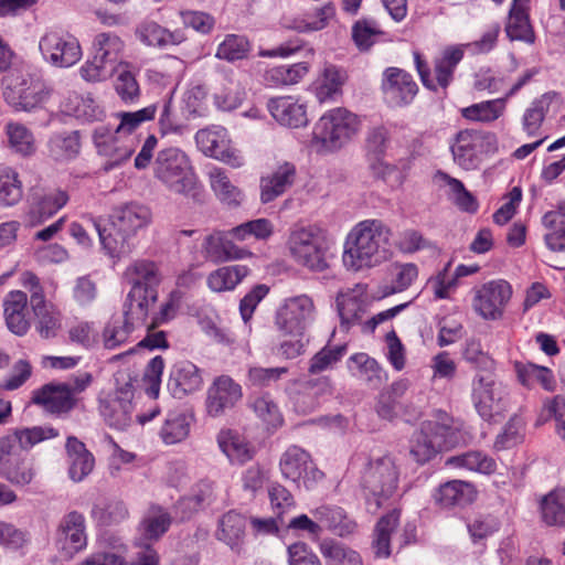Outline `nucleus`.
I'll list each match as a JSON object with an SVG mask.
<instances>
[{"mask_svg": "<svg viewBox=\"0 0 565 565\" xmlns=\"http://www.w3.org/2000/svg\"><path fill=\"white\" fill-rule=\"evenodd\" d=\"M32 402L52 415L62 416L75 407L77 399L67 384L49 383L33 392Z\"/></svg>", "mask_w": 565, "mask_h": 565, "instance_id": "nucleus-23", "label": "nucleus"}, {"mask_svg": "<svg viewBox=\"0 0 565 565\" xmlns=\"http://www.w3.org/2000/svg\"><path fill=\"white\" fill-rule=\"evenodd\" d=\"M338 311L341 319V327L349 330L362 319L364 313L363 302L352 294H340L337 297Z\"/></svg>", "mask_w": 565, "mask_h": 565, "instance_id": "nucleus-60", "label": "nucleus"}, {"mask_svg": "<svg viewBox=\"0 0 565 565\" xmlns=\"http://www.w3.org/2000/svg\"><path fill=\"white\" fill-rule=\"evenodd\" d=\"M382 90L385 100L391 106L402 107L413 102L418 86L407 72L397 67H388L383 74Z\"/></svg>", "mask_w": 565, "mask_h": 565, "instance_id": "nucleus-20", "label": "nucleus"}, {"mask_svg": "<svg viewBox=\"0 0 565 565\" xmlns=\"http://www.w3.org/2000/svg\"><path fill=\"white\" fill-rule=\"evenodd\" d=\"M23 198V182L11 167H0V209L15 206Z\"/></svg>", "mask_w": 565, "mask_h": 565, "instance_id": "nucleus-41", "label": "nucleus"}, {"mask_svg": "<svg viewBox=\"0 0 565 565\" xmlns=\"http://www.w3.org/2000/svg\"><path fill=\"white\" fill-rule=\"evenodd\" d=\"M222 452L233 463H244L253 458V450L245 439L233 430H222L217 435Z\"/></svg>", "mask_w": 565, "mask_h": 565, "instance_id": "nucleus-43", "label": "nucleus"}, {"mask_svg": "<svg viewBox=\"0 0 565 565\" xmlns=\"http://www.w3.org/2000/svg\"><path fill=\"white\" fill-rule=\"evenodd\" d=\"M441 422L426 420L411 439V456L418 463H425L438 452L455 446L457 438L445 414Z\"/></svg>", "mask_w": 565, "mask_h": 565, "instance_id": "nucleus-6", "label": "nucleus"}, {"mask_svg": "<svg viewBox=\"0 0 565 565\" xmlns=\"http://www.w3.org/2000/svg\"><path fill=\"white\" fill-rule=\"evenodd\" d=\"M279 469L286 480L312 489L323 478V472L318 469L308 451L299 446H289L279 459Z\"/></svg>", "mask_w": 565, "mask_h": 565, "instance_id": "nucleus-13", "label": "nucleus"}, {"mask_svg": "<svg viewBox=\"0 0 565 565\" xmlns=\"http://www.w3.org/2000/svg\"><path fill=\"white\" fill-rule=\"evenodd\" d=\"M43 60L58 68L75 65L83 56L78 39L63 29L47 30L39 41Z\"/></svg>", "mask_w": 565, "mask_h": 565, "instance_id": "nucleus-10", "label": "nucleus"}, {"mask_svg": "<svg viewBox=\"0 0 565 565\" xmlns=\"http://www.w3.org/2000/svg\"><path fill=\"white\" fill-rule=\"evenodd\" d=\"M309 72V64L300 62L292 65L274 66L266 71L265 82L269 86H288L300 82Z\"/></svg>", "mask_w": 565, "mask_h": 565, "instance_id": "nucleus-52", "label": "nucleus"}, {"mask_svg": "<svg viewBox=\"0 0 565 565\" xmlns=\"http://www.w3.org/2000/svg\"><path fill=\"white\" fill-rule=\"evenodd\" d=\"M313 515L338 536L351 535L358 529L356 522L340 507L321 505L313 511Z\"/></svg>", "mask_w": 565, "mask_h": 565, "instance_id": "nucleus-36", "label": "nucleus"}, {"mask_svg": "<svg viewBox=\"0 0 565 565\" xmlns=\"http://www.w3.org/2000/svg\"><path fill=\"white\" fill-rule=\"evenodd\" d=\"M267 108L273 118L281 126L299 128L308 124L306 105L292 96L270 98Z\"/></svg>", "mask_w": 565, "mask_h": 565, "instance_id": "nucleus-25", "label": "nucleus"}, {"mask_svg": "<svg viewBox=\"0 0 565 565\" xmlns=\"http://www.w3.org/2000/svg\"><path fill=\"white\" fill-rule=\"evenodd\" d=\"M153 175L177 194H188L198 185V177L189 156L177 147L164 148L158 152L153 161Z\"/></svg>", "mask_w": 565, "mask_h": 565, "instance_id": "nucleus-4", "label": "nucleus"}, {"mask_svg": "<svg viewBox=\"0 0 565 565\" xmlns=\"http://www.w3.org/2000/svg\"><path fill=\"white\" fill-rule=\"evenodd\" d=\"M290 252L297 263L315 270L322 271L328 267L326 243L313 228H299L289 238Z\"/></svg>", "mask_w": 565, "mask_h": 565, "instance_id": "nucleus-14", "label": "nucleus"}, {"mask_svg": "<svg viewBox=\"0 0 565 565\" xmlns=\"http://www.w3.org/2000/svg\"><path fill=\"white\" fill-rule=\"evenodd\" d=\"M124 276L131 285L125 302L130 306L129 312L147 318L149 307L158 300V287L162 280L158 265L151 260L138 259L126 268Z\"/></svg>", "mask_w": 565, "mask_h": 565, "instance_id": "nucleus-3", "label": "nucleus"}, {"mask_svg": "<svg viewBox=\"0 0 565 565\" xmlns=\"http://www.w3.org/2000/svg\"><path fill=\"white\" fill-rule=\"evenodd\" d=\"M463 49L461 46H448L444 49L440 56L435 58V70L433 75L428 64L423 60L422 55L418 52H414L416 70L423 85L435 92L438 87L446 89L452 82L454 72L463 58Z\"/></svg>", "mask_w": 565, "mask_h": 565, "instance_id": "nucleus-12", "label": "nucleus"}, {"mask_svg": "<svg viewBox=\"0 0 565 565\" xmlns=\"http://www.w3.org/2000/svg\"><path fill=\"white\" fill-rule=\"evenodd\" d=\"M84 220L94 227L104 249L111 257H120L131 252V239L149 226L152 214L148 206L131 202L116 207L108 221L92 214Z\"/></svg>", "mask_w": 565, "mask_h": 565, "instance_id": "nucleus-1", "label": "nucleus"}, {"mask_svg": "<svg viewBox=\"0 0 565 565\" xmlns=\"http://www.w3.org/2000/svg\"><path fill=\"white\" fill-rule=\"evenodd\" d=\"M6 102L18 111H32L41 107L51 95V90L42 82L12 71L2 79Z\"/></svg>", "mask_w": 565, "mask_h": 565, "instance_id": "nucleus-8", "label": "nucleus"}, {"mask_svg": "<svg viewBox=\"0 0 565 565\" xmlns=\"http://www.w3.org/2000/svg\"><path fill=\"white\" fill-rule=\"evenodd\" d=\"M0 475L13 484L25 486L33 480L35 471L31 460L15 457L0 465Z\"/></svg>", "mask_w": 565, "mask_h": 565, "instance_id": "nucleus-56", "label": "nucleus"}, {"mask_svg": "<svg viewBox=\"0 0 565 565\" xmlns=\"http://www.w3.org/2000/svg\"><path fill=\"white\" fill-rule=\"evenodd\" d=\"M335 17V7L332 2H327L321 7L315 8L312 11L306 12L303 15L292 21V29L298 32H316L327 28L331 20Z\"/></svg>", "mask_w": 565, "mask_h": 565, "instance_id": "nucleus-44", "label": "nucleus"}, {"mask_svg": "<svg viewBox=\"0 0 565 565\" xmlns=\"http://www.w3.org/2000/svg\"><path fill=\"white\" fill-rule=\"evenodd\" d=\"M391 228L380 220L358 223L349 233L342 256L347 268L354 271L380 265L390 257Z\"/></svg>", "mask_w": 565, "mask_h": 565, "instance_id": "nucleus-2", "label": "nucleus"}, {"mask_svg": "<svg viewBox=\"0 0 565 565\" xmlns=\"http://www.w3.org/2000/svg\"><path fill=\"white\" fill-rule=\"evenodd\" d=\"M193 423L194 417L189 412H169L159 429V437L167 446L180 444L190 435Z\"/></svg>", "mask_w": 565, "mask_h": 565, "instance_id": "nucleus-31", "label": "nucleus"}, {"mask_svg": "<svg viewBox=\"0 0 565 565\" xmlns=\"http://www.w3.org/2000/svg\"><path fill=\"white\" fill-rule=\"evenodd\" d=\"M297 168L295 163L282 161L259 180V199L263 204H268L284 195L296 182Z\"/></svg>", "mask_w": 565, "mask_h": 565, "instance_id": "nucleus-22", "label": "nucleus"}, {"mask_svg": "<svg viewBox=\"0 0 565 565\" xmlns=\"http://www.w3.org/2000/svg\"><path fill=\"white\" fill-rule=\"evenodd\" d=\"M349 369L360 381L371 388H379L387 379L386 372L380 366L375 359L366 353H355L350 356Z\"/></svg>", "mask_w": 565, "mask_h": 565, "instance_id": "nucleus-35", "label": "nucleus"}, {"mask_svg": "<svg viewBox=\"0 0 565 565\" xmlns=\"http://www.w3.org/2000/svg\"><path fill=\"white\" fill-rule=\"evenodd\" d=\"M498 148L495 134L476 129L460 130L450 147L455 162L467 171L477 169L482 158L494 154Z\"/></svg>", "mask_w": 565, "mask_h": 565, "instance_id": "nucleus-7", "label": "nucleus"}, {"mask_svg": "<svg viewBox=\"0 0 565 565\" xmlns=\"http://www.w3.org/2000/svg\"><path fill=\"white\" fill-rule=\"evenodd\" d=\"M471 399L478 414L486 420L507 408V391L492 375H476L471 384Z\"/></svg>", "mask_w": 565, "mask_h": 565, "instance_id": "nucleus-16", "label": "nucleus"}, {"mask_svg": "<svg viewBox=\"0 0 565 565\" xmlns=\"http://www.w3.org/2000/svg\"><path fill=\"white\" fill-rule=\"evenodd\" d=\"M543 224L546 228L547 247L555 252L565 250V203H562L557 210L545 213Z\"/></svg>", "mask_w": 565, "mask_h": 565, "instance_id": "nucleus-42", "label": "nucleus"}, {"mask_svg": "<svg viewBox=\"0 0 565 565\" xmlns=\"http://www.w3.org/2000/svg\"><path fill=\"white\" fill-rule=\"evenodd\" d=\"M202 250L204 256L214 263L242 259L252 255L248 250L236 246L228 238V234L221 231H215L205 237Z\"/></svg>", "mask_w": 565, "mask_h": 565, "instance_id": "nucleus-27", "label": "nucleus"}, {"mask_svg": "<svg viewBox=\"0 0 565 565\" xmlns=\"http://www.w3.org/2000/svg\"><path fill=\"white\" fill-rule=\"evenodd\" d=\"M529 4L530 0L512 1L505 25V33L511 41H522L527 44L535 42V34L530 23Z\"/></svg>", "mask_w": 565, "mask_h": 565, "instance_id": "nucleus-29", "label": "nucleus"}, {"mask_svg": "<svg viewBox=\"0 0 565 565\" xmlns=\"http://www.w3.org/2000/svg\"><path fill=\"white\" fill-rule=\"evenodd\" d=\"M367 164L373 178L383 181L391 188L401 186L405 180V175L399 168L387 162L384 157L370 159Z\"/></svg>", "mask_w": 565, "mask_h": 565, "instance_id": "nucleus-61", "label": "nucleus"}, {"mask_svg": "<svg viewBox=\"0 0 565 565\" xmlns=\"http://www.w3.org/2000/svg\"><path fill=\"white\" fill-rule=\"evenodd\" d=\"M398 481V471L390 456L372 459L367 462L361 476V487L375 499V505H381V499L391 497Z\"/></svg>", "mask_w": 565, "mask_h": 565, "instance_id": "nucleus-11", "label": "nucleus"}, {"mask_svg": "<svg viewBox=\"0 0 565 565\" xmlns=\"http://www.w3.org/2000/svg\"><path fill=\"white\" fill-rule=\"evenodd\" d=\"M90 518L99 526H110L126 520L128 510L122 501L104 499L93 504Z\"/></svg>", "mask_w": 565, "mask_h": 565, "instance_id": "nucleus-46", "label": "nucleus"}, {"mask_svg": "<svg viewBox=\"0 0 565 565\" xmlns=\"http://www.w3.org/2000/svg\"><path fill=\"white\" fill-rule=\"evenodd\" d=\"M55 545L64 556L73 557L87 546L86 520L83 513L71 511L63 515L55 531Z\"/></svg>", "mask_w": 565, "mask_h": 565, "instance_id": "nucleus-19", "label": "nucleus"}, {"mask_svg": "<svg viewBox=\"0 0 565 565\" xmlns=\"http://www.w3.org/2000/svg\"><path fill=\"white\" fill-rule=\"evenodd\" d=\"M50 156L56 161H67L77 157L81 150L78 131L53 135L49 140Z\"/></svg>", "mask_w": 565, "mask_h": 565, "instance_id": "nucleus-51", "label": "nucleus"}, {"mask_svg": "<svg viewBox=\"0 0 565 565\" xmlns=\"http://www.w3.org/2000/svg\"><path fill=\"white\" fill-rule=\"evenodd\" d=\"M157 111L156 105L147 106L137 111H119L116 114L117 119H119V124L115 128L116 134L130 135L134 132L141 124L145 121H149L154 118Z\"/></svg>", "mask_w": 565, "mask_h": 565, "instance_id": "nucleus-63", "label": "nucleus"}, {"mask_svg": "<svg viewBox=\"0 0 565 565\" xmlns=\"http://www.w3.org/2000/svg\"><path fill=\"white\" fill-rule=\"evenodd\" d=\"M216 499L215 483L209 479L200 480L192 489V493L182 499L181 505L199 510L211 505Z\"/></svg>", "mask_w": 565, "mask_h": 565, "instance_id": "nucleus-64", "label": "nucleus"}, {"mask_svg": "<svg viewBox=\"0 0 565 565\" xmlns=\"http://www.w3.org/2000/svg\"><path fill=\"white\" fill-rule=\"evenodd\" d=\"M6 132L9 145L14 152L24 157L34 153V136L24 125L20 122H8Z\"/></svg>", "mask_w": 565, "mask_h": 565, "instance_id": "nucleus-59", "label": "nucleus"}, {"mask_svg": "<svg viewBox=\"0 0 565 565\" xmlns=\"http://www.w3.org/2000/svg\"><path fill=\"white\" fill-rule=\"evenodd\" d=\"M172 519L161 508L151 509L139 524L140 539L158 541L170 527Z\"/></svg>", "mask_w": 565, "mask_h": 565, "instance_id": "nucleus-50", "label": "nucleus"}, {"mask_svg": "<svg viewBox=\"0 0 565 565\" xmlns=\"http://www.w3.org/2000/svg\"><path fill=\"white\" fill-rule=\"evenodd\" d=\"M475 487L466 481L451 480L439 486L434 494L437 504L443 508L465 507L476 499Z\"/></svg>", "mask_w": 565, "mask_h": 565, "instance_id": "nucleus-33", "label": "nucleus"}, {"mask_svg": "<svg viewBox=\"0 0 565 565\" xmlns=\"http://www.w3.org/2000/svg\"><path fill=\"white\" fill-rule=\"evenodd\" d=\"M515 372L521 384L526 387H531L535 383H540L542 387L548 392H553L555 390L553 373L545 366H539L533 363L524 364L516 362Z\"/></svg>", "mask_w": 565, "mask_h": 565, "instance_id": "nucleus-53", "label": "nucleus"}, {"mask_svg": "<svg viewBox=\"0 0 565 565\" xmlns=\"http://www.w3.org/2000/svg\"><path fill=\"white\" fill-rule=\"evenodd\" d=\"M391 143V135L387 127L377 125L369 128L365 136L366 160L385 157Z\"/></svg>", "mask_w": 565, "mask_h": 565, "instance_id": "nucleus-62", "label": "nucleus"}, {"mask_svg": "<svg viewBox=\"0 0 565 565\" xmlns=\"http://www.w3.org/2000/svg\"><path fill=\"white\" fill-rule=\"evenodd\" d=\"M203 379L196 365L189 361L175 363L169 375L168 391L175 398H183L202 387Z\"/></svg>", "mask_w": 565, "mask_h": 565, "instance_id": "nucleus-26", "label": "nucleus"}, {"mask_svg": "<svg viewBox=\"0 0 565 565\" xmlns=\"http://www.w3.org/2000/svg\"><path fill=\"white\" fill-rule=\"evenodd\" d=\"M93 141L98 156L105 159L103 170L106 172L124 164L134 153L132 143L124 140L120 134L108 126L96 127Z\"/></svg>", "mask_w": 565, "mask_h": 565, "instance_id": "nucleus-18", "label": "nucleus"}, {"mask_svg": "<svg viewBox=\"0 0 565 565\" xmlns=\"http://www.w3.org/2000/svg\"><path fill=\"white\" fill-rule=\"evenodd\" d=\"M195 142L205 156L233 168H239L245 162L242 152L233 147L227 129L222 126L200 129L195 134Z\"/></svg>", "mask_w": 565, "mask_h": 565, "instance_id": "nucleus-15", "label": "nucleus"}, {"mask_svg": "<svg viewBox=\"0 0 565 565\" xmlns=\"http://www.w3.org/2000/svg\"><path fill=\"white\" fill-rule=\"evenodd\" d=\"M320 553L327 565H363L356 551L332 539L320 543Z\"/></svg>", "mask_w": 565, "mask_h": 565, "instance_id": "nucleus-48", "label": "nucleus"}, {"mask_svg": "<svg viewBox=\"0 0 565 565\" xmlns=\"http://www.w3.org/2000/svg\"><path fill=\"white\" fill-rule=\"evenodd\" d=\"M209 180L215 195L228 205H238L242 201L241 190L234 185L226 171L218 167L209 170Z\"/></svg>", "mask_w": 565, "mask_h": 565, "instance_id": "nucleus-49", "label": "nucleus"}, {"mask_svg": "<svg viewBox=\"0 0 565 565\" xmlns=\"http://www.w3.org/2000/svg\"><path fill=\"white\" fill-rule=\"evenodd\" d=\"M94 53L115 68L122 67L125 42L113 32H102L93 41Z\"/></svg>", "mask_w": 565, "mask_h": 565, "instance_id": "nucleus-38", "label": "nucleus"}, {"mask_svg": "<svg viewBox=\"0 0 565 565\" xmlns=\"http://www.w3.org/2000/svg\"><path fill=\"white\" fill-rule=\"evenodd\" d=\"M248 274L249 269L244 265L224 266L212 271L206 282L215 292L233 290Z\"/></svg>", "mask_w": 565, "mask_h": 565, "instance_id": "nucleus-47", "label": "nucleus"}, {"mask_svg": "<svg viewBox=\"0 0 565 565\" xmlns=\"http://www.w3.org/2000/svg\"><path fill=\"white\" fill-rule=\"evenodd\" d=\"M136 35L147 46L164 49L184 41L180 31L171 32L154 21H145L136 30Z\"/></svg>", "mask_w": 565, "mask_h": 565, "instance_id": "nucleus-34", "label": "nucleus"}, {"mask_svg": "<svg viewBox=\"0 0 565 565\" xmlns=\"http://www.w3.org/2000/svg\"><path fill=\"white\" fill-rule=\"evenodd\" d=\"M26 294L21 290L10 291L3 301L7 327L19 337L24 335L30 329V322L26 319Z\"/></svg>", "mask_w": 565, "mask_h": 565, "instance_id": "nucleus-30", "label": "nucleus"}, {"mask_svg": "<svg viewBox=\"0 0 565 565\" xmlns=\"http://www.w3.org/2000/svg\"><path fill=\"white\" fill-rule=\"evenodd\" d=\"M360 128L358 116L345 108H333L323 114L312 130V143L326 151L347 145Z\"/></svg>", "mask_w": 565, "mask_h": 565, "instance_id": "nucleus-5", "label": "nucleus"}, {"mask_svg": "<svg viewBox=\"0 0 565 565\" xmlns=\"http://www.w3.org/2000/svg\"><path fill=\"white\" fill-rule=\"evenodd\" d=\"M504 97L486 100L462 108L461 116L471 121L492 122L502 116L505 109Z\"/></svg>", "mask_w": 565, "mask_h": 565, "instance_id": "nucleus-54", "label": "nucleus"}, {"mask_svg": "<svg viewBox=\"0 0 565 565\" xmlns=\"http://www.w3.org/2000/svg\"><path fill=\"white\" fill-rule=\"evenodd\" d=\"M512 296L505 280H491L473 289L472 308L484 320H499Z\"/></svg>", "mask_w": 565, "mask_h": 565, "instance_id": "nucleus-17", "label": "nucleus"}, {"mask_svg": "<svg viewBox=\"0 0 565 565\" xmlns=\"http://www.w3.org/2000/svg\"><path fill=\"white\" fill-rule=\"evenodd\" d=\"M130 306L125 303L124 315L113 318L104 328L103 343L105 349L115 350L128 342L135 330L136 322H143L137 313H130Z\"/></svg>", "mask_w": 565, "mask_h": 565, "instance_id": "nucleus-28", "label": "nucleus"}, {"mask_svg": "<svg viewBox=\"0 0 565 565\" xmlns=\"http://www.w3.org/2000/svg\"><path fill=\"white\" fill-rule=\"evenodd\" d=\"M554 94L546 93L535 99L523 115V130L529 136L540 135V129L544 120L545 114L552 103Z\"/></svg>", "mask_w": 565, "mask_h": 565, "instance_id": "nucleus-58", "label": "nucleus"}, {"mask_svg": "<svg viewBox=\"0 0 565 565\" xmlns=\"http://www.w3.org/2000/svg\"><path fill=\"white\" fill-rule=\"evenodd\" d=\"M542 522L547 526H565V489L557 488L540 500Z\"/></svg>", "mask_w": 565, "mask_h": 565, "instance_id": "nucleus-37", "label": "nucleus"}, {"mask_svg": "<svg viewBox=\"0 0 565 565\" xmlns=\"http://www.w3.org/2000/svg\"><path fill=\"white\" fill-rule=\"evenodd\" d=\"M447 465L486 475L494 472L497 468L494 459L481 451H469L451 457L447 460Z\"/></svg>", "mask_w": 565, "mask_h": 565, "instance_id": "nucleus-57", "label": "nucleus"}, {"mask_svg": "<svg viewBox=\"0 0 565 565\" xmlns=\"http://www.w3.org/2000/svg\"><path fill=\"white\" fill-rule=\"evenodd\" d=\"M242 387L227 375L217 376L207 390L206 412L212 417H218L235 406L242 398Z\"/></svg>", "mask_w": 565, "mask_h": 565, "instance_id": "nucleus-21", "label": "nucleus"}, {"mask_svg": "<svg viewBox=\"0 0 565 565\" xmlns=\"http://www.w3.org/2000/svg\"><path fill=\"white\" fill-rule=\"evenodd\" d=\"M316 317L313 299L302 294L284 299L275 312L274 323L277 330L286 335L302 337Z\"/></svg>", "mask_w": 565, "mask_h": 565, "instance_id": "nucleus-9", "label": "nucleus"}, {"mask_svg": "<svg viewBox=\"0 0 565 565\" xmlns=\"http://www.w3.org/2000/svg\"><path fill=\"white\" fill-rule=\"evenodd\" d=\"M68 194L62 190H53L35 199L30 211L33 223H42L57 213L67 202Z\"/></svg>", "mask_w": 565, "mask_h": 565, "instance_id": "nucleus-40", "label": "nucleus"}, {"mask_svg": "<svg viewBox=\"0 0 565 565\" xmlns=\"http://www.w3.org/2000/svg\"><path fill=\"white\" fill-rule=\"evenodd\" d=\"M399 516V511L393 510L377 521L372 544L375 556L388 557L391 555V535L397 529Z\"/></svg>", "mask_w": 565, "mask_h": 565, "instance_id": "nucleus-45", "label": "nucleus"}, {"mask_svg": "<svg viewBox=\"0 0 565 565\" xmlns=\"http://www.w3.org/2000/svg\"><path fill=\"white\" fill-rule=\"evenodd\" d=\"M131 399L132 393L127 388L100 401V415L110 427L124 430L131 424L134 411Z\"/></svg>", "mask_w": 565, "mask_h": 565, "instance_id": "nucleus-24", "label": "nucleus"}, {"mask_svg": "<svg viewBox=\"0 0 565 565\" xmlns=\"http://www.w3.org/2000/svg\"><path fill=\"white\" fill-rule=\"evenodd\" d=\"M65 448L70 463L68 476L74 482H81L92 472L94 456L86 449L85 444L74 436L67 438Z\"/></svg>", "mask_w": 565, "mask_h": 565, "instance_id": "nucleus-32", "label": "nucleus"}, {"mask_svg": "<svg viewBox=\"0 0 565 565\" xmlns=\"http://www.w3.org/2000/svg\"><path fill=\"white\" fill-rule=\"evenodd\" d=\"M250 49V42L245 35L226 34L217 45L215 57L233 63L246 58Z\"/></svg>", "mask_w": 565, "mask_h": 565, "instance_id": "nucleus-55", "label": "nucleus"}, {"mask_svg": "<svg viewBox=\"0 0 565 565\" xmlns=\"http://www.w3.org/2000/svg\"><path fill=\"white\" fill-rule=\"evenodd\" d=\"M246 520L245 518L234 511L225 513L220 522L216 537L218 541L224 542L232 550L241 547L245 536Z\"/></svg>", "mask_w": 565, "mask_h": 565, "instance_id": "nucleus-39", "label": "nucleus"}]
</instances>
